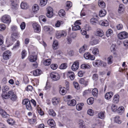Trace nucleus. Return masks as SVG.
Instances as JSON below:
<instances>
[{"mask_svg":"<svg viewBox=\"0 0 128 128\" xmlns=\"http://www.w3.org/2000/svg\"><path fill=\"white\" fill-rule=\"evenodd\" d=\"M79 124V128H85L84 122L82 120H80Z\"/></svg>","mask_w":128,"mask_h":128,"instance_id":"30","label":"nucleus"},{"mask_svg":"<svg viewBox=\"0 0 128 128\" xmlns=\"http://www.w3.org/2000/svg\"><path fill=\"white\" fill-rule=\"evenodd\" d=\"M59 88V92L60 94L62 95H64L66 92V91L64 90L65 88L62 87L61 86H60Z\"/></svg>","mask_w":128,"mask_h":128,"instance_id":"16","label":"nucleus"},{"mask_svg":"<svg viewBox=\"0 0 128 128\" xmlns=\"http://www.w3.org/2000/svg\"><path fill=\"white\" fill-rule=\"evenodd\" d=\"M7 122L10 125H13L15 124V121L11 118H9L7 120Z\"/></svg>","mask_w":128,"mask_h":128,"instance_id":"43","label":"nucleus"},{"mask_svg":"<svg viewBox=\"0 0 128 128\" xmlns=\"http://www.w3.org/2000/svg\"><path fill=\"white\" fill-rule=\"evenodd\" d=\"M66 35V32L64 30L57 31L56 32V37L57 38L61 37H64Z\"/></svg>","mask_w":128,"mask_h":128,"instance_id":"3","label":"nucleus"},{"mask_svg":"<svg viewBox=\"0 0 128 128\" xmlns=\"http://www.w3.org/2000/svg\"><path fill=\"white\" fill-rule=\"evenodd\" d=\"M87 113L90 116H92L94 114V112L93 110L91 109H89L88 110Z\"/></svg>","mask_w":128,"mask_h":128,"instance_id":"61","label":"nucleus"},{"mask_svg":"<svg viewBox=\"0 0 128 128\" xmlns=\"http://www.w3.org/2000/svg\"><path fill=\"white\" fill-rule=\"evenodd\" d=\"M2 96L3 98L5 99H7L9 98L8 93L5 94V92L2 93Z\"/></svg>","mask_w":128,"mask_h":128,"instance_id":"55","label":"nucleus"},{"mask_svg":"<svg viewBox=\"0 0 128 128\" xmlns=\"http://www.w3.org/2000/svg\"><path fill=\"white\" fill-rule=\"evenodd\" d=\"M113 96V93L112 92H110L107 93L105 95V97L106 99L109 100L112 98Z\"/></svg>","mask_w":128,"mask_h":128,"instance_id":"19","label":"nucleus"},{"mask_svg":"<svg viewBox=\"0 0 128 128\" xmlns=\"http://www.w3.org/2000/svg\"><path fill=\"white\" fill-rule=\"evenodd\" d=\"M88 79H86L85 78H80L79 80L80 83L84 85L85 86L88 85Z\"/></svg>","mask_w":128,"mask_h":128,"instance_id":"10","label":"nucleus"},{"mask_svg":"<svg viewBox=\"0 0 128 128\" xmlns=\"http://www.w3.org/2000/svg\"><path fill=\"white\" fill-rule=\"evenodd\" d=\"M98 90L96 88H94L92 91V93L94 96H98Z\"/></svg>","mask_w":128,"mask_h":128,"instance_id":"41","label":"nucleus"},{"mask_svg":"<svg viewBox=\"0 0 128 128\" xmlns=\"http://www.w3.org/2000/svg\"><path fill=\"white\" fill-rule=\"evenodd\" d=\"M98 5L99 7L101 8H104L106 7L105 3L103 1L100 0L98 1Z\"/></svg>","mask_w":128,"mask_h":128,"instance_id":"23","label":"nucleus"},{"mask_svg":"<svg viewBox=\"0 0 128 128\" xmlns=\"http://www.w3.org/2000/svg\"><path fill=\"white\" fill-rule=\"evenodd\" d=\"M64 22L61 20H58L56 23V24L55 26L56 27H59L61 24H64Z\"/></svg>","mask_w":128,"mask_h":128,"instance_id":"46","label":"nucleus"},{"mask_svg":"<svg viewBox=\"0 0 128 128\" xmlns=\"http://www.w3.org/2000/svg\"><path fill=\"white\" fill-rule=\"evenodd\" d=\"M32 26L35 32H38L40 31V26L39 24L35 23L33 24Z\"/></svg>","mask_w":128,"mask_h":128,"instance_id":"9","label":"nucleus"},{"mask_svg":"<svg viewBox=\"0 0 128 128\" xmlns=\"http://www.w3.org/2000/svg\"><path fill=\"white\" fill-rule=\"evenodd\" d=\"M66 75L67 76L69 77L71 80H73L75 78V74L74 72L72 71H69L66 73Z\"/></svg>","mask_w":128,"mask_h":128,"instance_id":"11","label":"nucleus"},{"mask_svg":"<svg viewBox=\"0 0 128 128\" xmlns=\"http://www.w3.org/2000/svg\"><path fill=\"white\" fill-rule=\"evenodd\" d=\"M27 54V52L25 50H23L21 52V58L23 59L26 56Z\"/></svg>","mask_w":128,"mask_h":128,"instance_id":"42","label":"nucleus"},{"mask_svg":"<svg viewBox=\"0 0 128 128\" xmlns=\"http://www.w3.org/2000/svg\"><path fill=\"white\" fill-rule=\"evenodd\" d=\"M51 61V60L50 59L46 60L44 62V64L46 66H48L50 64Z\"/></svg>","mask_w":128,"mask_h":128,"instance_id":"39","label":"nucleus"},{"mask_svg":"<svg viewBox=\"0 0 128 128\" xmlns=\"http://www.w3.org/2000/svg\"><path fill=\"white\" fill-rule=\"evenodd\" d=\"M97 21V19L94 18H92L90 20L91 23L94 25H95L96 24V22Z\"/></svg>","mask_w":128,"mask_h":128,"instance_id":"56","label":"nucleus"},{"mask_svg":"<svg viewBox=\"0 0 128 128\" xmlns=\"http://www.w3.org/2000/svg\"><path fill=\"white\" fill-rule=\"evenodd\" d=\"M20 7L22 8L26 9L28 8V6L27 3L24 2H22L20 4Z\"/></svg>","mask_w":128,"mask_h":128,"instance_id":"24","label":"nucleus"},{"mask_svg":"<svg viewBox=\"0 0 128 128\" xmlns=\"http://www.w3.org/2000/svg\"><path fill=\"white\" fill-rule=\"evenodd\" d=\"M6 28V25L4 24H0V31H3L5 30Z\"/></svg>","mask_w":128,"mask_h":128,"instance_id":"59","label":"nucleus"},{"mask_svg":"<svg viewBox=\"0 0 128 128\" xmlns=\"http://www.w3.org/2000/svg\"><path fill=\"white\" fill-rule=\"evenodd\" d=\"M99 24L102 26H108L109 23L106 20H104L100 21Z\"/></svg>","mask_w":128,"mask_h":128,"instance_id":"17","label":"nucleus"},{"mask_svg":"<svg viewBox=\"0 0 128 128\" xmlns=\"http://www.w3.org/2000/svg\"><path fill=\"white\" fill-rule=\"evenodd\" d=\"M84 105V104L82 103L77 104L76 106V109L78 111L81 110L82 108V106Z\"/></svg>","mask_w":128,"mask_h":128,"instance_id":"33","label":"nucleus"},{"mask_svg":"<svg viewBox=\"0 0 128 128\" xmlns=\"http://www.w3.org/2000/svg\"><path fill=\"white\" fill-rule=\"evenodd\" d=\"M73 84L75 88L76 89H78L79 88V84L77 82H73Z\"/></svg>","mask_w":128,"mask_h":128,"instance_id":"63","label":"nucleus"},{"mask_svg":"<svg viewBox=\"0 0 128 128\" xmlns=\"http://www.w3.org/2000/svg\"><path fill=\"white\" fill-rule=\"evenodd\" d=\"M48 0H40V5L42 7L45 6Z\"/></svg>","mask_w":128,"mask_h":128,"instance_id":"36","label":"nucleus"},{"mask_svg":"<svg viewBox=\"0 0 128 128\" xmlns=\"http://www.w3.org/2000/svg\"><path fill=\"white\" fill-rule=\"evenodd\" d=\"M20 46V42L18 40L15 44L14 46L12 48V50L16 49L18 48Z\"/></svg>","mask_w":128,"mask_h":128,"instance_id":"27","label":"nucleus"},{"mask_svg":"<svg viewBox=\"0 0 128 128\" xmlns=\"http://www.w3.org/2000/svg\"><path fill=\"white\" fill-rule=\"evenodd\" d=\"M2 21L4 23L9 24L11 22L10 17L9 15H4L2 17Z\"/></svg>","mask_w":128,"mask_h":128,"instance_id":"2","label":"nucleus"},{"mask_svg":"<svg viewBox=\"0 0 128 128\" xmlns=\"http://www.w3.org/2000/svg\"><path fill=\"white\" fill-rule=\"evenodd\" d=\"M12 54L11 52L9 50L4 52L2 54L3 58L6 60L9 59Z\"/></svg>","mask_w":128,"mask_h":128,"instance_id":"6","label":"nucleus"},{"mask_svg":"<svg viewBox=\"0 0 128 128\" xmlns=\"http://www.w3.org/2000/svg\"><path fill=\"white\" fill-rule=\"evenodd\" d=\"M113 33L112 30L110 29L106 31V36L108 37L110 36L111 35H112Z\"/></svg>","mask_w":128,"mask_h":128,"instance_id":"51","label":"nucleus"},{"mask_svg":"<svg viewBox=\"0 0 128 128\" xmlns=\"http://www.w3.org/2000/svg\"><path fill=\"white\" fill-rule=\"evenodd\" d=\"M51 78L54 80H58L60 78V76L58 73L56 72H52L50 74Z\"/></svg>","mask_w":128,"mask_h":128,"instance_id":"5","label":"nucleus"},{"mask_svg":"<svg viewBox=\"0 0 128 128\" xmlns=\"http://www.w3.org/2000/svg\"><path fill=\"white\" fill-rule=\"evenodd\" d=\"M52 47L53 49L54 50H56L58 48V41L56 40L54 41Z\"/></svg>","mask_w":128,"mask_h":128,"instance_id":"28","label":"nucleus"},{"mask_svg":"<svg viewBox=\"0 0 128 128\" xmlns=\"http://www.w3.org/2000/svg\"><path fill=\"white\" fill-rule=\"evenodd\" d=\"M106 14V12L104 9H102L100 11L99 16L100 17H103L105 16Z\"/></svg>","mask_w":128,"mask_h":128,"instance_id":"34","label":"nucleus"},{"mask_svg":"<svg viewBox=\"0 0 128 128\" xmlns=\"http://www.w3.org/2000/svg\"><path fill=\"white\" fill-rule=\"evenodd\" d=\"M48 114L50 115L54 116L56 115V114L54 111L52 109L48 111Z\"/></svg>","mask_w":128,"mask_h":128,"instance_id":"48","label":"nucleus"},{"mask_svg":"<svg viewBox=\"0 0 128 128\" xmlns=\"http://www.w3.org/2000/svg\"><path fill=\"white\" fill-rule=\"evenodd\" d=\"M114 122L118 124H120L121 123V121L120 119V117L119 116H116L114 118Z\"/></svg>","mask_w":128,"mask_h":128,"instance_id":"50","label":"nucleus"},{"mask_svg":"<svg viewBox=\"0 0 128 128\" xmlns=\"http://www.w3.org/2000/svg\"><path fill=\"white\" fill-rule=\"evenodd\" d=\"M87 46L86 45H84L79 49V52L80 53L84 52L87 49Z\"/></svg>","mask_w":128,"mask_h":128,"instance_id":"22","label":"nucleus"},{"mask_svg":"<svg viewBox=\"0 0 128 128\" xmlns=\"http://www.w3.org/2000/svg\"><path fill=\"white\" fill-rule=\"evenodd\" d=\"M99 50L98 48H94L92 50V53L94 55H96L99 54Z\"/></svg>","mask_w":128,"mask_h":128,"instance_id":"35","label":"nucleus"},{"mask_svg":"<svg viewBox=\"0 0 128 128\" xmlns=\"http://www.w3.org/2000/svg\"><path fill=\"white\" fill-rule=\"evenodd\" d=\"M104 114V112H101L99 113L98 114V118L102 119H104L105 117Z\"/></svg>","mask_w":128,"mask_h":128,"instance_id":"25","label":"nucleus"},{"mask_svg":"<svg viewBox=\"0 0 128 128\" xmlns=\"http://www.w3.org/2000/svg\"><path fill=\"white\" fill-rule=\"evenodd\" d=\"M113 57L112 56H110L107 59V63L108 64H110L112 63Z\"/></svg>","mask_w":128,"mask_h":128,"instance_id":"29","label":"nucleus"},{"mask_svg":"<svg viewBox=\"0 0 128 128\" xmlns=\"http://www.w3.org/2000/svg\"><path fill=\"white\" fill-rule=\"evenodd\" d=\"M36 108H37L39 114L41 116L43 115L44 112L39 107V106L37 105V107H36Z\"/></svg>","mask_w":128,"mask_h":128,"instance_id":"54","label":"nucleus"},{"mask_svg":"<svg viewBox=\"0 0 128 128\" xmlns=\"http://www.w3.org/2000/svg\"><path fill=\"white\" fill-rule=\"evenodd\" d=\"M99 42L98 40V39L92 40L90 42V45L92 46L98 44Z\"/></svg>","mask_w":128,"mask_h":128,"instance_id":"26","label":"nucleus"},{"mask_svg":"<svg viewBox=\"0 0 128 128\" xmlns=\"http://www.w3.org/2000/svg\"><path fill=\"white\" fill-rule=\"evenodd\" d=\"M124 108L122 106H120L118 109V113L121 114L124 112Z\"/></svg>","mask_w":128,"mask_h":128,"instance_id":"38","label":"nucleus"},{"mask_svg":"<svg viewBox=\"0 0 128 128\" xmlns=\"http://www.w3.org/2000/svg\"><path fill=\"white\" fill-rule=\"evenodd\" d=\"M94 100V98L92 97H91L88 99L87 103L89 105L92 104L93 103Z\"/></svg>","mask_w":128,"mask_h":128,"instance_id":"44","label":"nucleus"},{"mask_svg":"<svg viewBox=\"0 0 128 128\" xmlns=\"http://www.w3.org/2000/svg\"><path fill=\"white\" fill-rule=\"evenodd\" d=\"M72 6V4L70 1H67L66 2V7H67L68 8H66V10H68V9L70 8Z\"/></svg>","mask_w":128,"mask_h":128,"instance_id":"47","label":"nucleus"},{"mask_svg":"<svg viewBox=\"0 0 128 128\" xmlns=\"http://www.w3.org/2000/svg\"><path fill=\"white\" fill-rule=\"evenodd\" d=\"M68 104L70 106H74L76 104V102L74 99L69 100L68 101Z\"/></svg>","mask_w":128,"mask_h":128,"instance_id":"20","label":"nucleus"},{"mask_svg":"<svg viewBox=\"0 0 128 128\" xmlns=\"http://www.w3.org/2000/svg\"><path fill=\"white\" fill-rule=\"evenodd\" d=\"M104 34L103 31L100 29H97L95 33L96 35L101 37L103 36Z\"/></svg>","mask_w":128,"mask_h":128,"instance_id":"14","label":"nucleus"},{"mask_svg":"<svg viewBox=\"0 0 128 128\" xmlns=\"http://www.w3.org/2000/svg\"><path fill=\"white\" fill-rule=\"evenodd\" d=\"M22 104L26 105V109L30 110L32 109V107L31 106L30 101L27 98L24 99L22 101Z\"/></svg>","mask_w":128,"mask_h":128,"instance_id":"1","label":"nucleus"},{"mask_svg":"<svg viewBox=\"0 0 128 128\" xmlns=\"http://www.w3.org/2000/svg\"><path fill=\"white\" fill-rule=\"evenodd\" d=\"M102 61L100 60H97L94 61L93 64L95 66L102 65Z\"/></svg>","mask_w":128,"mask_h":128,"instance_id":"21","label":"nucleus"},{"mask_svg":"<svg viewBox=\"0 0 128 128\" xmlns=\"http://www.w3.org/2000/svg\"><path fill=\"white\" fill-rule=\"evenodd\" d=\"M66 14V13L64 10H61L59 12L58 14L59 15L60 17L64 16Z\"/></svg>","mask_w":128,"mask_h":128,"instance_id":"49","label":"nucleus"},{"mask_svg":"<svg viewBox=\"0 0 128 128\" xmlns=\"http://www.w3.org/2000/svg\"><path fill=\"white\" fill-rule=\"evenodd\" d=\"M57 67L58 65L56 64H52L50 65L51 68L53 70H56Z\"/></svg>","mask_w":128,"mask_h":128,"instance_id":"64","label":"nucleus"},{"mask_svg":"<svg viewBox=\"0 0 128 128\" xmlns=\"http://www.w3.org/2000/svg\"><path fill=\"white\" fill-rule=\"evenodd\" d=\"M119 96L118 94L115 95L113 100V102L115 103H117L119 101Z\"/></svg>","mask_w":128,"mask_h":128,"instance_id":"31","label":"nucleus"},{"mask_svg":"<svg viewBox=\"0 0 128 128\" xmlns=\"http://www.w3.org/2000/svg\"><path fill=\"white\" fill-rule=\"evenodd\" d=\"M81 67L83 69H88L90 68V66L88 64H83L81 65Z\"/></svg>","mask_w":128,"mask_h":128,"instance_id":"45","label":"nucleus"},{"mask_svg":"<svg viewBox=\"0 0 128 128\" xmlns=\"http://www.w3.org/2000/svg\"><path fill=\"white\" fill-rule=\"evenodd\" d=\"M40 20H42L44 22H46V17L43 15H41L39 17Z\"/></svg>","mask_w":128,"mask_h":128,"instance_id":"60","label":"nucleus"},{"mask_svg":"<svg viewBox=\"0 0 128 128\" xmlns=\"http://www.w3.org/2000/svg\"><path fill=\"white\" fill-rule=\"evenodd\" d=\"M39 9V7L36 4H34L32 7V11L34 14H36L37 11H38Z\"/></svg>","mask_w":128,"mask_h":128,"instance_id":"15","label":"nucleus"},{"mask_svg":"<svg viewBox=\"0 0 128 128\" xmlns=\"http://www.w3.org/2000/svg\"><path fill=\"white\" fill-rule=\"evenodd\" d=\"M18 6L16 3H12L11 4V8L13 10H16L18 8Z\"/></svg>","mask_w":128,"mask_h":128,"instance_id":"32","label":"nucleus"},{"mask_svg":"<svg viewBox=\"0 0 128 128\" xmlns=\"http://www.w3.org/2000/svg\"><path fill=\"white\" fill-rule=\"evenodd\" d=\"M19 33L17 32L12 33L11 35V39L14 41L20 37Z\"/></svg>","mask_w":128,"mask_h":128,"instance_id":"7","label":"nucleus"},{"mask_svg":"<svg viewBox=\"0 0 128 128\" xmlns=\"http://www.w3.org/2000/svg\"><path fill=\"white\" fill-rule=\"evenodd\" d=\"M81 29L80 26L79 25H75L72 28V30H79Z\"/></svg>","mask_w":128,"mask_h":128,"instance_id":"58","label":"nucleus"},{"mask_svg":"<svg viewBox=\"0 0 128 128\" xmlns=\"http://www.w3.org/2000/svg\"><path fill=\"white\" fill-rule=\"evenodd\" d=\"M47 13L46 15L47 17L51 18L53 16V10L52 8L51 7H48L47 8Z\"/></svg>","mask_w":128,"mask_h":128,"instance_id":"8","label":"nucleus"},{"mask_svg":"<svg viewBox=\"0 0 128 128\" xmlns=\"http://www.w3.org/2000/svg\"><path fill=\"white\" fill-rule=\"evenodd\" d=\"M91 92V91L89 90H85L83 92V95L84 96H86L90 94Z\"/></svg>","mask_w":128,"mask_h":128,"instance_id":"57","label":"nucleus"},{"mask_svg":"<svg viewBox=\"0 0 128 128\" xmlns=\"http://www.w3.org/2000/svg\"><path fill=\"white\" fill-rule=\"evenodd\" d=\"M90 54L89 52H86L84 54V58L86 59H89Z\"/></svg>","mask_w":128,"mask_h":128,"instance_id":"62","label":"nucleus"},{"mask_svg":"<svg viewBox=\"0 0 128 128\" xmlns=\"http://www.w3.org/2000/svg\"><path fill=\"white\" fill-rule=\"evenodd\" d=\"M60 101V99L58 98L54 97L52 98V102L53 104L56 106L58 104Z\"/></svg>","mask_w":128,"mask_h":128,"instance_id":"13","label":"nucleus"},{"mask_svg":"<svg viewBox=\"0 0 128 128\" xmlns=\"http://www.w3.org/2000/svg\"><path fill=\"white\" fill-rule=\"evenodd\" d=\"M47 123L50 126H56L55 123L53 120L51 119L48 120Z\"/></svg>","mask_w":128,"mask_h":128,"instance_id":"40","label":"nucleus"},{"mask_svg":"<svg viewBox=\"0 0 128 128\" xmlns=\"http://www.w3.org/2000/svg\"><path fill=\"white\" fill-rule=\"evenodd\" d=\"M67 67V64L66 63H64L62 64L60 66V68L61 69H64L66 68Z\"/></svg>","mask_w":128,"mask_h":128,"instance_id":"53","label":"nucleus"},{"mask_svg":"<svg viewBox=\"0 0 128 128\" xmlns=\"http://www.w3.org/2000/svg\"><path fill=\"white\" fill-rule=\"evenodd\" d=\"M42 72L41 70L39 69H36L34 71L33 74L34 76H38L40 75Z\"/></svg>","mask_w":128,"mask_h":128,"instance_id":"37","label":"nucleus"},{"mask_svg":"<svg viewBox=\"0 0 128 128\" xmlns=\"http://www.w3.org/2000/svg\"><path fill=\"white\" fill-rule=\"evenodd\" d=\"M79 68V62H74L72 66V70L74 71L76 70Z\"/></svg>","mask_w":128,"mask_h":128,"instance_id":"12","label":"nucleus"},{"mask_svg":"<svg viewBox=\"0 0 128 128\" xmlns=\"http://www.w3.org/2000/svg\"><path fill=\"white\" fill-rule=\"evenodd\" d=\"M118 36L120 40L128 38V34L125 32H121L118 34Z\"/></svg>","mask_w":128,"mask_h":128,"instance_id":"4","label":"nucleus"},{"mask_svg":"<svg viewBox=\"0 0 128 128\" xmlns=\"http://www.w3.org/2000/svg\"><path fill=\"white\" fill-rule=\"evenodd\" d=\"M122 4H120L119 6V8L118 10V12L120 14H122L124 10L122 7Z\"/></svg>","mask_w":128,"mask_h":128,"instance_id":"52","label":"nucleus"},{"mask_svg":"<svg viewBox=\"0 0 128 128\" xmlns=\"http://www.w3.org/2000/svg\"><path fill=\"white\" fill-rule=\"evenodd\" d=\"M28 58L30 61L33 62L37 60V57L36 56L30 55L28 56Z\"/></svg>","mask_w":128,"mask_h":128,"instance_id":"18","label":"nucleus"}]
</instances>
